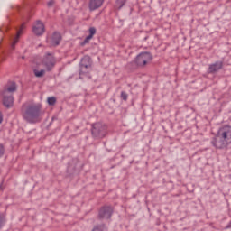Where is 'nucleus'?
I'll return each mask as SVG.
<instances>
[{
  "instance_id": "10",
  "label": "nucleus",
  "mask_w": 231,
  "mask_h": 231,
  "mask_svg": "<svg viewBox=\"0 0 231 231\" xmlns=\"http://www.w3.org/2000/svg\"><path fill=\"white\" fill-rule=\"evenodd\" d=\"M32 32L35 35H42V33H44V23L41 21H37L32 27Z\"/></svg>"
},
{
  "instance_id": "14",
  "label": "nucleus",
  "mask_w": 231,
  "mask_h": 231,
  "mask_svg": "<svg viewBox=\"0 0 231 231\" xmlns=\"http://www.w3.org/2000/svg\"><path fill=\"white\" fill-rule=\"evenodd\" d=\"M61 40H62V36H60V32H54L52 34V44H53V46H59V44H60Z\"/></svg>"
},
{
  "instance_id": "11",
  "label": "nucleus",
  "mask_w": 231,
  "mask_h": 231,
  "mask_svg": "<svg viewBox=\"0 0 231 231\" xmlns=\"http://www.w3.org/2000/svg\"><path fill=\"white\" fill-rule=\"evenodd\" d=\"M15 91H17V85H15V83H14V82H11L5 86L2 94L14 95V93H15Z\"/></svg>"
},
{
  "instance_id": "22",
  "label": "nucleus",
  "mask_w": 231,
  "mask_h": 231,
  "mask_svg": "<svg viewBox=\"0 0 231 231\" xmlns=\"http://www.w3.org/2000/svg\"><path fill=\"white\" fill-rule=\"evenodd\" d=\"M3 123V113L0 112V124Z\"/></svg>"
},
{
  "instance_id": "4",
  "label": "nucleus",
  "mask_w": 231,
  "mask_h": 231,
  "mask_svg": "<svg viewBox=\"0 0 231 231\" xmlns=\"http://www.w3.org/2000/svg\"><path fill=\"white\" fill-rule=\"evenodd\" d=\"M80 69H79V79H84V77H88L91 79V71L93 68V60L91 57L86 55L84 56L79 63Z\"/></svg>"
},
{
  "instance_id": "13",
  "label": "nucleus",
  "mask_w": 231,
  "mask_h": 231,
  "mask_svg": "<svg viewBox=\"0 0 231 231\" xmlns=\"http://www.w3.org/2000/svg\"><path fill=\"white\" fill-rule=\"evenodd\" d=\"M24 28H26V27H25L24 23H23L20 27V30L17 31L16 36L13 39V42L11 44L12 50H15V44H17L19 42V39H21V34L23 33Z\"/></svg>"
},
{
  "instance_id": "15",
  "label": "nucleus",
  "mask_w": 231,
  "mask_h": 231,
  "mask_svg": "<svg viewBox=\"0 0 231 231\" xmlns=\"http://www.w3.org/2000/svg\"><path fill=\"white\" fill-rule=\"evenodd\" d=\"M95 33H97V29L95 27H90L89 28V35L87 36L85 42H88V41H91V39H93V35H95Z\"/></svg>"
},
{
  "instance_id": "1",
  "label": "nucleus",
  "mask_w": 231,
  "mask_h": 231,
  "mask_svg": "<svg viewBox=\"0 0 231 231\" xmlns=\"http://www.w3.org/2000/svg\"><path fill=\"white\" fill-rule=\"evenodd\" d=\"M22 116L28 124L41 122L42 105L41 103H25L22 106Z\"/></svg>"
},
{
  "instance_id": "5",
  "label": "nucleus",
  "mask_w": 231,
  "mask_h": 231,
  "mask_svg": "<svg viewBox=\"0 0 231 231\" xmlns=\"http://www.w3.org/2000/svg\"><path fill=\"white\" fill-rule=\"evenodd\" d=\"M91 133L95 138H104L107 134V125L103 123H96L92 125Z\"/></svg>"
},
{
  "instance_id": "12",
  "label": "nucleus",
  "mask_w": 231,
  "mask_h": 231,
  "mask_svg": "<svg viewBox=\"0 0 231 231\" xmlns=\"http://www.w3.org/2000/svg\"><path fill=\"white\" fill-rule=\"evenodd\" d=\"M223 69V61H216L215 63L209 65L208 73H217L219 69Z\"/></svg>"
},
{
  "instance_id": "20",
  "label": "nucleus",
  "mask_w": 231,
  "mask_h": 231,
  "mask_svg": "<svg viewBox=\"0 0 231 231\" xmlns=\"http://www.w3.org/2000/svg\"><path fill=\"white\" fill-rule=\"evenodd\" d=\"M54 4H55V0H50L48 2V6H53Z\"/></svg>"
},
{
  "instance_id": "9",
  "label": "nucleus",
  "mask_w": 231,
  "mask_h": 231,
  "mask_svg": "<svg viewBox=\"0 0 231 231\" xmlns=\"http://www.w3.org/2000/svg\"><path fill=\"white\" fill-rule=\"evenodd\" d=\"M105 0H90L88 4V8L90 12H95V10H98L103 5Z\"/></svg>"
},
{
  "instance_id": "17",
  "label": "nucleus",
  "mask_w": 231,
  "mask_h": 231,
  "mask_svg": "<svg viewBox=\"0 0 231 231\" xmlns=\"http://www.w3.org/2000/svg\"><path fill=\"white\" fill-rule=\"evenodd\" d=\"M105 230H106V226L101 225V226H95L92 231H105Z\"/></svg>"
},
{
  "instance_id": "18",
  "label": "nucleus",
  "mask_w": 231,
  "mask_h": 231,
  "mask_svg": "<svg viewBox=\"0 0 231 231\" xmlns=\"http://www.w3.org/2000/svg\"><path fill=\"white\" fill-rule=\"evenodd\" d=\"M5 217L3 215H0V230L3 228V226L5 225Z\"/></svg>"
},
{
  "instance_id": "7",
  "label": "nucleus",
  "mask_w": 231,
  "mask_h": 231,
  "mask_svg": "<svg viewBox=\"0 0 231 231\" xmlns=\"http://www.w3.org/2000/svg\"><path fill=\"white\" fill-rule=\"evenodd\" d=\"M111 216H113V207L104 206L99 209V219H111Z\"/></svg>"
},
{
  "instance_id": "16",
  "label": "nucleus",
  "mask_w": 231,
  "mask_h": 231,
  "mask_svg": "<svg viewBox=\"0 0 231 231\" xmlns=\"http://www.w3.org/2000/svg\"><path fill=\"white\" fill-rule=\"evenodd\" d=\"M47 103L49 104V106H55V104H57V97H48Z\"/></svg>"
},
{
  "instance_id": "3",
  "label": "nucleus",
  "mask_w": 231,
  "mask_h": 231,
  "mask_svg": "<svg viewBox=\"0 0 231 231\" xmlns=\"http://www.w3.org/2000/svg\"><path fill=\"white\" fill-rule=\"evenodd\" d=\"M55 64H57V58L52 53L45 54L42 61V66H44L45 69H41V65H38L37 69H33L34 76L38 79L44 77L46 71H51L55 68Z\"/></svg>"
},
{
  "instance_id": "8",
  "label": "nucleus",
  "mask_w": 231,
  "mask_h": 231,
  "mask_svg": "<svg viewBox=\"0 0 231 231\" xmlns=\"http://www.w3.org/2000/svg\"><path fill=\"white\" fill-rule=\"evenodd\" d=\"M3 105L5 107H7V109H10V107H14V95L12 94H3Z\"/></svg>"
},
{
  "instance_id": "21",
  "label": "nucleus",
  "mask_w": 231,
  "mask_h": 231,
  "mask_svg": "<svg viewBox=\"0 0 231 231\" xmlns=\"http://www.w3.org/2000/svg\"><path fill=\"white\" fill-rule=\"evenodd\" d=\"M5 152V148H3V145L0 144V156Z\"/></svg>"
},
{
  "instance_id": "6",
  "label": "nucleus",
  "mask_w": 231,
  "mask_h": 231,
  "mask_svg": "<svg viewBox=\"0 0 231 231\" xmlns=\"http://www.w3.org/2000/svg\"><path fill=\"white\" fill-rule=\"evenodd\" d=\"M152 60V55L151 52H142L136 57L135 63L142 68L147 66Z\"/></svg>"
},
{
  "instance_id": "2",
  "label": "nucleus",
  "mask_w": 231,
  "mask_h": 231,
  "mask_svg": "<svg viewBox=\"0 0 231 231\" xmlns=\"http://www.w3.org/2000/svg\"><path fill=\"white\" fill-rule=\"evenodd\" d=\"M211 143L216 149H226L231 143V126L226 125L220 127Z\"/></svg>"
},
{
  "instance_id": "19",
  "label": "nucleus",
  "mask_w": 231,
  "mask_h": 231,
  "mask_svg": "<svg viewBox=\"0 0 231 231\" xmlns=\"http://www.w3.org/2000/svg\"><path fill=\"white\" fill-rule=\"evenodd\" d=\"M127 93H125V92H124V91H122L121 92V98H122V100H127Z\"/></svg>"
}]
</instances>
